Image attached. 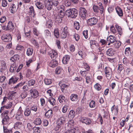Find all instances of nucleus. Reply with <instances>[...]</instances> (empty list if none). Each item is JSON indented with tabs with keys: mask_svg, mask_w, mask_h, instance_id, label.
Wrapping results in <instances>:
<instances>
[{
	"mask_svg": "<svg viewBox=\"0 0 133 133\" xmlns=\"http://www.w3.org/2000/svg\"><path fill=\"white\" fill-rule=\"evenodd\" d=\"M1 39L4 42L11 41L12 40L11 37L9 34H5L3 35L1 37Z\"/></svg>",
	"mask_w": 133,
	"mask_h": 133,
	"instance_id": "6",
	"label": "nucleus"
},
{
	"mask_svg": "<svg viewBox=\"0 0 133 133\" xmlns=\"http://www.w3.org/2000/svg\"><path fill=\"white\" fill-rule=\"evenodd\" d=\"M75 116V112L73 110H70L68 115V117L70 119L72 120Z\"/></svg>",
	"mask_w": 133,
	"mask_h": 133,
	"instance_id": "23",
	"label": "nucleus"
},
{
	"mask_svg": "<svg viewBox=\"0 0 133 133\" xmlns=\"http://www.w3.org/2000/svg\"><path fill=\"white\" fill-rule=\"evenodd\" d=\"M68 34L64 33L63 32H61V38L63 39H65L67 35Z\"/></svg>",
	"mask_w": 133,
	"mask_h": 133,
	"instance_id": "61",
	"label": "nucleus"
},
{
	"mask_svg": "<svg viewBox=\"0 0 133 133\" xmlns=\"http://www.w3.org/2000/svg\"><path fill=\"white\" fill-rule=\"evenodd\" d=\"M53 25V23L51 20H48L46 23V26L49 28H51Z\"/></svg>",
	"mask_w": 133,
	"mask_h": 133,
	"instance_id": "42",
	"label": "nucleus"
},
{
	"mask_svg": "<svg viewBox=\"0 0 133 133\" xmlns=\"http://www.w3.org/2000/svg\"><path fill=\"white\" fill-rule=\"evenodd\" d=\"M78 130V128L75 127L67 131L65 133H76Z\"/></svg>",
	"mask_w": 133,
	"mask_h": 133,
	"instance_id": "28",
	"label": "nucleus"
},
{
	"mask_svg": "<svg viewBox=\"0 0 133 133\" xmlns=\"http://www.w3.org/2000/svg\"><path fill=\"white\" fill-rule=\"evenodd\" d=\"M52 112L51 110H48L45 114V116L47 118H49L52 117Z\"/></svg>",
	"mask_w": 133,
	"mask_h": 133,
	"instance_id": "24",
	"label": "nucleus"
},
{
	"mask_svg": "<svg viewBox=\"0 0 133 133\" xmlns=\"http://www.w3.org/2000/svg\"><path fill=\"white\" fill-rule=\"evenodd\" d=\"M59 85L61 87V90L63 92H64V89L66 88L69 87V84H66L62 81H60L59 83Z\"/></svg>",
	"mask_w": 133,
	"mask_h": 133,
	"instance_id": "12",
	"label": "nucleus"
},
{
	"mask_svg": "<svg viewBox=\"0 0 133 133\" xmlns=\"http://www.w3.org/2000/svg\"><path fill=\"white\" fill-rule=\"evenodd\" d=\"M23 126L22 123L20 122H16L14 125V127L16 129H20Z\"/></svg>",
	"mask_w": 133,
	"mask_h": 133,
	"instance_id": "16",
	"label": "nucleus"
},
{
	"mask_svg": "<svg viewBox=\"0 0 133 133\" xmlns=\"http://www.w3.org/2000/svg\"><path fill=\"white\" fill-rule=\"evenodd\" d=\"M65 117L62 116L59 118L57 121V126L55 130L58 131H60L63 127L65 122Z\"/></svg>",
	"mask_w": 133,
	"mask_h": 133,
	"instance_id": "1",
	"label": "nucleus"
},
{
	"mask_svg": "<svg viewBox=\"0 0 133 133\" xmlns=\"http://www.w3.org/2000/svg\"><path fill=\"white\" fill-rule=\"evenodd\" d=\"M95 106V102L94 101L92 100L90 103L89 107L91 108H93Z\"/></svg>",
	"mask_w": 133,
	"mask_h": 133,
	"instance_id": "58",
	"label": "nucleus"
},
{
	"mask_svg": "<svg viewBox=\"0 0 133 133\" xmlns=\"http://www.w3.org/2000/svg\"><path fill=\"white\" fill-rule=\"evenodd\" d=\"M74 121L73 120L70 119L68 123L66 124V127L67 128H71L73 125Z\"/></svg>",
	"mask_w": 133,
	"mask_h": 133,
	"instance_id": "22",
	"label": "nucleus"
},
{
	"mask_svg": "<svg viewBox=\"0 0 133 133\" xmlns=\"http://www.w3.org/2000/svg\"><path fill=\"white\" fill-rule=\"evenodd\" d=\"M104 71L106 77L108 79H109L111 77L112 72L111 69L108 67L105 68Z\"/></svg>",
	"mask_w": 133,
	"mask_h": 133,
	"instance_id": "4",
	"label": "nucleus"
},
{
	"mask_svg": "<svg viewBox=\"0 0 133 133\" xmlns=\"http://www.w3.org/2000/svg\"><path fill=\"white\" fill-rule=\"evenodd\" d=\"M48 54L52 58H55L58 56L57 52L54 50H51L48 52Z\"/></svg>",
	"mask_w": 133,
	"mask_h": 133,
	"instance_id": "11",
	"label": "nucleus"
},
{
	"mask_svg": "<svg viewBox=\"0 0 133 133\" xmlns=\"http://www.w3.org/2000/svg\"><path fill=\"white\" fill-rule=\"evenodd\" d=\"M9 111L8 110H6L3 113L2 115H3L4 117L2 120V123L3 125L7 127L9 124L10 122L9 121V118L8 116V114Z\"/></svg>",
	"mask_w": 133,
	"mask_h": 133,
	"instance_id": "3",
	"label": "nucleus"
},
{
	"mask_svg": "<svg viewBox=\"0 0 133 133\" xmlns=\"http://www.w3.org/2000/svg\"><path fill=\"white\" fill-rule=\"evenodd\" d=\"M73 37L77 41H78L79 39V35L76 34H74L73 35Z\"/></svg>",
	"mask_w": 133,
	"mask_h": 133,
	"instance_id": "60",
	"label": "nucleus"
},
{
	"mask_svg": "<svg viewBox=\"0 0 133 133\" xmlns=\"http://www.w3.org/2000/svg\"><path fill=\"white\" fill-rule=\"evenodd\" d=\"M42 122L41 119L39 118H36L34 121V123L36 125H39L41 124Z\"/></svg>",
	"mask_w": 133,
	"mask_h": 133,
	"instance_id": "46",
	"label": "nucleus"
},
{
	"mask_svg": "<svg viewBox=\"0 0 133 133\" xmlns=\"http://www.w3.org/2000/svg\"><path fill=\"white\" fill-rule=\"evenodd\" d=\"M61 32H64V33H66L67 34L68 33V27L67 26L64 27L63 28H62L61 29Z\"/></svg>",
	"mask_w": 133,
	"mask_h": 133,
	"instance_id": "59",
	"label": "nucleus"
},
{
	"mask_svg": "<svg viewBox=\"0 0 133 133\" xmlns=\"http://www.w3.org/2000/svg\"><path fill=\"white\" fill-rule=\"evenodd\" d=\"M33 50L32 48H28L27 49L26 51V54L28 56H30L32 54Z\"/></svg>",
	"mask_w": 133,
	"mask_h": 133,
	"instance_id": "34",
	"label": "nucleus"
},
{
	"mask_svg": "<svg viewBox=\"0 0 133 133\" xmlns=\"http://www.w3.org/2000/svg\"><path fill=\"white\" fill-rule=\"evenodd\" d=\"M38 127H35L33 128V133H40V130Z\"/></svg>",
	"mask_w": 133,
	"mask_h": 133,
	"instance_id": "49",
	"label": "nucleus"
},
{
	"mask_svg": "<svg viewBox=\"0 0 133 133\" xmlns=\"http://www.w3.org/2000/svg\"><path fill=\"white\" fill-rule=\"evenodd\" d=\"M86 82L87 84H89L91 82V79L90 77L89 76H87L86 77Z\"/></svg>",
	"mask_w": 133,
	"mask_h": 133,
	"instance_id": "63",
	"label": "nucleus"
},
{
	"mask_svg": "<svg viewBox=\"0 0 133 133\" xmlns=\"http://www.w3.org/2000/svg\"><path fill=\"white\" fill-rule=\"evenodd\" d=\"M98 4L99 6V9H100V12L101 14H102L104 10L103 7L102 5V4L101 2H99Z\"/></svg>",
	"mask_w": 133,
	"mask_h": 133,
	"instance_id": "55",
	"label": "nucleus"
},
{
	"mask_svg": "<svg viewBox=\"0 0 133 133\" xmlns=\"http://www.w3.org/2000/svg\"><path fill=\"white\" fill-rule=\"evenodd\" d=\"M31 113V110L28 108H26L25 110L24 113L25 116H29Z\"/></svg>",
	"mask_w": 133,
	"mask_h": 133,
	"instance_id": "39",
	"label": "nucleus"
},
{
	"mask_svg": "<svg viewBox=\"0 0 133 133\" xmlns=\"http://www.w3.org/2000/svg\"><path fill=\"white\" fill-rule=\"evenodd\" d=\"M62 70L61 68L57 67L55 70L56 73L57 74H59L61 73Z\"/></svg>",
	"mask_w": 133,
	"mask_h": 133,
	"instance_id": "62",
	"label": "nucleus"
},
{
	"mask_svg": "<svg viewBox=\"0 0 133 133\" xmlns=\"http://www.w3.org/2000/svg\"><path fill=\"white\" fill-rule=\"evenodd\" d=\"M62 18L57 15L55 18V21L57 23H61L62 22Z\"/></svg>",
	"mask_w": 133,
	"mask_h": 133,
	"instance_id": "50",
	"label": "nucleus"
},
{
	"mask_svg": "<svg viewBox=\"0 0 133 133\" xmlns=\"http://www.w3.org/2000/svg\"><path fill=\"white\" fill-rule=\"evenodd\" d=\"M34 12L33 7L32 6H30L29 8V15L31 16V17H34Z\"/></svg>",
	"mask_w": 133,
	"mask_h": 133,
	"instance_id": "27",
	"label": "nucleus"
},
{
	"mask_svg": "<svg viewBox=\"0 0 133 133\" xmlns=\"http://www.w3.org/2000/svg\"><path fill=\"white\" fill-rule=\"evenodd\" d=\"M107 43H108V45H109L110 43H113L116 41L115 37L113 36L110 35L107 39Z\"/></svg>",
	"mask_w": 133,
	"mask_h": 133,
	"instance_id": "10",
	"label": "nucleus"
},
{
	"mask_svg": "<svg viewBox=\"0 0 133 133\" xmlns=\"http://www.w3.org/2000/svg\"><path fill=\"white\" fill-rule=\"evenodd\" d=\"M80 121L86 124H89L91 123L89 119L85 117H81L80 119Z\"/></svg>",
	"mask_w": 133,
	"mask_h": 133,
	"instance_id": "15",
	"label": "nucleus"
},
{
	"mask_svg": "<svg viewBox=\"0 0 133 133\" xmlns=\"http://www.w3.org/2000/svg\"><path fill=\"white\" fill-rule=\"evenodd\" d=\"M28 95V93L25 91L23 92L20 95V97L22 99L26 97Z\"/></svg>",
	"mask_w": 133,
	"mask_h": 133,
	"instance_id": "53",
	"label": "nucleus"
},
{
	"mask_svg": "<svg viewBox=\"0 0 133 133\" xmlns=\"http://www.w3.org/2000/svg\"><path fill=\"white\" fill-rule=\"evenodd\" d=\"M116 12L119 16L121 17L123 15L122 9L119 7H117L116 8Z\"/></svg>",
	"mask_w": 133,
	"mask_h": 133,
	"instance_id": "20",
	"label": "nucleus"
},
{
	"mask_svg": "<svg viewBox=\"0 0 133 133\" xmlns=\"http://www.w3.org/2000/svg\"><path fill=\"white\" fill-rule=\"evenodd\" d=\"M35 4L37 7L39 9H42L44 8V6L42 3H40L39 1H35Z\"/></svg>",
	"mask_w": 133,
	"mask_h": 133,
	"instance_id": "29",
	"label": "nucleus"
},
{
	"mask_svg": "<svg viewBox=\"0 0 133 133\" xmlns=\"http://www.w3.org/2000/svg\"><path fill=\"white\" fill-rule=\"evenodd\" d=\"M114 45L115 48H119L121 45V43L119 41H116Z\"/></svg>",
	"mask_w": 133,
	"mask_h": 133,
	"instance_id": "51",
	"label": "nucleus"
},
{
	"mask_svg": "<svg viewBox=\"0 0 133 133\" xmlns=\"http://www.w3.org/2000/svg\"><path fill=\"white\" fill-rule=\"evenodd\" d=\"M58 99L60 103H63L64 102H66L67 99H65V97L62 95H60L58 98Z\"/></svg>",
	"mask_w": 133,
	"mask_h": 133,
	"instance_id": "26",
	"label": "nucleus"
},
{
	"mask_svg": "<svg viewBox=\"0 0 133 133\" xmlns=\"http://www.w3.org/2000/svg\"><path fill=\"white\" fill-rule=\"evenodd\" d=\"M23 111L19 108L15 116V118L17 120H21L23 118V115L22 114Z\"/></svg>",
	"mask_w": 133,
	"mask_h": 133,
	"instance_id": "7",
	"label": "nucleus"
},
{
	"mask_svg": "<svg viewBox=\"0 0 133 133\" xmlns=\"http://www.w3.org/2000/svg\"><path fill=\"white\" fill-rule=\"evenodd\" d=\"M81 15L83 19L85 18L87 15V11L84 8L81 7L79 8Z\"/></svg>",
	"mask_w": 133,
	"mask_h": 133,
	"instance_id": "13",
	"label": "nucleus"
},
{
	"mask_svg": "<svg viewBox=\"0 0 133 133\" xmlns=\"http://www.w3.org/2000/svg\"><path fill=\"white\" fill-rule=\"evenodd\" d=\"M7 28L9 30H12L14 28V26L13 23L11 22H9L8 23Z\"/></svg>",
	"mask_w": 133,
	"mask_h": 133,
	"instance_id": "33",
	"label": "nucleus"
},
{
	"mask_svg": "<svg viewBox=\"0 0 133 133\" xmlns=\"http://www.w3.org/2000/svg\"><path fill=\"white\" fill-rule=\"evenodd\" d=\"M48 101L52 106H54L55 104L56 100L55 99L52 97L49 98L48 100Z\"/></svg>",
	"mask_w": 133,
	"mask_h": 133,
	"instance_id": "36",
	"label": "nucleus"
},
{
	"mask_svg": "<svg viewBox=\"0 0 133 133\" xmlns=\"http://www.w3.org/2000/svg\"><path fill=\"white\" fill-rule=\"evenodd\" d=\"M68 107V104H66L64 105L62 108V112L64 113H65L66 112Z\"/></svg>",
	"mask_w": 133,
	"mask_h": 133,
	"instance_id": "54",
	"label": "nucleus"
},
{
	"mask_svg": "<svg viewBox=\"0 0 133 133\" xmlns=\"http://www.w3.org/2000/svg\"><path fill=\"white\" fill-rule=\"evenodd\" d=\"M97 19L93 17L89 19L87 21V23L89 25L92 26L95 25L97 23Z\"/></svg>",
	"mask_w": 133,
	"mask_h": 133,
	"instance_id": "8",
	"label": "nucleus"
},
{
	"mask_svg": "<svg viewBox=\"0 0 133 133\" xmlns=\"http://www.w3.org/2000/svg\"><path fill=\"white\" fill-rule=\"evenodd\" d=\"M3 131L4 133H12V131L11 129H8L7 127L3 126Z\"/></svg>",
	"mask_w": 133,
	"mask_h": 133,
	"instance_id": "41",
	"label": "nucleus"
},
{
	"mask_svg": "<svg viewBox=\"0 0 133 133\" xmlns=\"http://www.w3.org/2000/svg\"><path fill=\"white\" fill-rule=\"evenodd\" d=\"M16 69V66L15 63L12 64L10 66V72H13L15 71Z\"/></svg>",
	"mask_w": 133,
	"mask_h": 133,
	"instance_id": "32",
	"label": "nucleus"
},
{
	"mask_svg": "<svg viewBox=\"0 0 133 133\" xmlns=\"http://www.w3.org/2000/svg\"><path fill=\"white\" fill-rule=\"evenodd\" d=\"M35 60V58H34L30 59L28 60L26 62V65L28 66H30V64L32 63L33 61H34Z\"/></svg>",
	"mask_w": 133,
	"mask_h": 133,
	"instance_id": "44",
	"label": "nucleus"
},
{
	"mask_svg": "<svg viewBox=\"0 0 133 133\" xmlns=\"http://www.w3.org/2000/svg\"><path fill=\"white\" fill-rule=\"evenodd\" d=\"M0 65L1 66V69L3 70L5 69H6V65L5 62L3 61H2L1 62Z\"/></svg>",
	"mask_w": 133,
	"mask_h": 133,
	"instance_id": "35",
	"label": "nucleus"
},
{
	"mask_svg": "<svg viewBox=\"0 0 133 133\" xmlns=\"http://www.w3.org/2000/svg\"><path fill=\"white\" fill-rule=\"evenodd\" d=\"M115 52V51L112 49L110 48L107 51L106 53L108 56H111L114 55Z\"/></svg>",
	"mask_w": 133,
	"mask_h": 133,
	"instance_id": "25",
	"label": "nucleus"
},
{
	"mask_svg": "<svg viewBox=\"0 0 133 133\" xmlns=\"http://www.w3.org/2000/svg\"><path fill=\"white\" fill-rule=\"evenodd\" d=\"M70 58V56L68 55H66L63 57L62 62L64 64H66L69 62Z\"/></svg>",
	"mask_w": 133,
	"mask_h": 133,
	"instance_id": "14",
	"label": "nucleus"
},
{
	"mask_svg": "<svg viewBox=\"0 0 133 133\" xmlns=\"http://www.w3.org/2000/svg\"><path fill=\"white\" fill-rule=\"evenodd\" d=\"M18 78L15 76L12 77L9 80V84H10L12 83L14 84L18 80Z\"/></svg>",
	"mask_w": 133,
	"mask_h": 133,
	"instance_id": "18",
	"label": "nucleus"
},
{
	"mask_svg": "<svg viewBox=\"0 0 133 133\" xmlns=\"http://www.w3.org/2000/svg\"><path fill=\"white\" fill-rule=\"evenodd\" d=\"M31 97L33 98L37 97L39 95V93L37 90L35 89H32L29 90Z\"/></svg>",
	"mask_w": 133,
	"mask_h": 133,
	"instance_id": "9",
	"label": "nucleus"
},
{
	"mask_svg": "<svg viewBox=\"0 0 133 133\" xmlns=\"http://www.w3.org/2000/svg\"><path fill=\"white\" fill-rule=\"evenodd\" d=\"M10 10L11 13H15L17 10L16 5L15 4H13L12 6L10 8Z\"/></svg>",
	"mask_w": 133,
	"mask_h": 133,
	"instance_id": "30",
	"label": "nucleus"
},
{
	"mask_svg": "<svg viewBox=\"0 0 133 133\" xmlns=\"http://www.w3.org/2000/svg\"><path fill=\"white\" fill-rule=\"evenodd\" d=\"M30 110L34 112H36L37 109V107L34 105H31L30 108Z\"/></svg>",
	"mask_w": 133,
	"mask_h": 133,
	"instance_id": "48",
	"label": "nucleus"
},
{
	"mask_svg": "<svg viewBox=\"0 0 133 133\" xmlns=\"http://www.w3.org/2000/svg\"><path fill=\"white\" fill-rule=\"evenodd\" d=\"M66 15L68 17L75 18L77 15V11L75 9H69L66 11Z\"/></svg>",
	"mask_w": 133,
	"mask_h": 133,
	"instance_id": "2",
	"label": "nucleus"
},
{
	"mask_svg": "<svg viewBox=\"0 0 133 133\" xmlns=\"http://www.w3.org/2000/svg\"><path fill=\"white\" fill-rule=\"evenodd\" d=\"M19 59V56L18 55H15L12 57L10 60L13 62H15Z\"/></svg>",
	"mask_w": 133,
	"mask_h": 133,
	"instance_id": "31",
	"label": "nucleus"
},
{
	"mask_svg": "<svg viewBox=\"0 0 133 133\" xmlns=\"http://www.w3.org/2000/svg\"><path fill=\"white\" fill-rule=\"evenodd\" d=\"M80 25L78 22H75L74 23V27L77 30L79 29L80 28Z\"/></svg>",
	"mask_w": 133,
	"mask_h": 133,
	"instance_id": "56",
	"label": "nucleus"
},
{
	"mask_svg": "<svg viewBox=\"0 0 133 133\" xmlns=\"http://www.w3.org/2000/svg\"><path fill=\"white\" fill-rule=\"evenodd\" d=\"M92 8L94 11L96 12H99V10H100L99 8L97 5H94Z\"/></svg>",
	"mask_w": 133,
	"mask_h": 133,
	"instance_id": "45",
	"label": "nucleus"
},
{
	"mask_svg": "<svg viewBox=\"0 0 133 133\" xmlns=\"http://www.w3.org/2000/svg\"><path fill=\"white\" fill-rule=\"evenodd\" d=\"M44 4L45 8L48 10H50L52 8L53 5L52 0H45Z\"/></svg>",
	"mask_w": 133,
	"mask_h": 133,
	"instance_id": "5",
	"label": "nucleus"
},
{
	"mask_svg": "<svg viewBox=\"0 0 133 133\" xmlns=\"http://www.w3.org/2000/svg\"><path fill=\"white\" fill-rule=\"evenodd\" d=\"M16 94V92L13 93L11 95L8 97V99L9 100L13 99V98H14V97L15 96V95Z\"/></svg>",
	"mask_w": 133,
	"mask_h": 133,
	"instance_id": "64",
	"label": "nucleus"
},
{
	"mask_svg": "<svg viewBox=\"0 0 133 133\" xmlns=\"http://www.w3.org/2000/svg\"><path fill=\"white\" fill-rule=\"evenodd\" d=\"M115 27L117 29L118 34L120 35H121L122 33V30L121 28L117 24H116L115 25Z\"/></svg>",
	"mask_w": 133,
	"mask_h": 133,
	"instance_id": "43",
	"label": "nucleus"
},
{
	"mask_svg": "<svg viewBox=\"0 0 133 133\" xmlns=\"http://www.w3.org/2000/svg\"><path fill=\"white\" fill-rule=\"evenodd\" d=\"M94 87L96 90L98 91L100 90L101 89V86L98 83H96L95 84Z\"/></svg>",
	"mask_w": 133,
	"mask_h": 133,
	"instance_id": "47",
	"label": "nucleus"
},
{
	"mask_svg": "<svg viewBox=\"0 0 133 133\" xmlns=\"http://www.w3.org/2000/svg\"><path fill=\"white\" fill-rule=\"evenodd\" d=\"M45 37L47 38L51 37V35L50 31L48 30H46L44 31Z\"/></svg>",
	"mask_w": 133,
	"mask_h": 133,
	"instance_id": "37",
	"label": "nucleus"
},
{
	"mask_svg": "<svg viewBox=\"0 0 133 133\" xmlns=\"http://www.w3.org/2000/svg\"><path fill=\"white\" fill-rule=\"evenodd\" d=\"M58 64V62L55 60H52L49 63V65L50 67L54 68L57 66Z\"/></svg>",
	"mask_w": 133,
	"mask_h": 133,
	"instance_id": "17",
	"label": "nucleus"
},
{
	"mask_svg": "<svg viewBox=\"0 0 133 133\" xmlns=\"http://www.w3.org/2000/svg\"><path fill=\"white\" fill-rule=\"evenodd\" d=\"M54 36L56 38H58L59 37V34L58 29H55L54 31Z\"/></svg>",
	"mask_w": 133,
	"mask_h": 133,
	"instance_id": "52",
	"label": "nucleus"
},
{
	"mask_svg": "<svg viewBox=\"0 0 133 133\" xmlns=\"http://www.w3.org/2000/svg\"><path fill=\"white\" fill-rule=\"evenodd\" d=\"M44 82L46 85H49L52 83V80L50 79L45 78L44 79Z\"/></svg>",
	"mask_w": 133,
	"mask_h": 133,
	"instance_id": "40",
	"label": "nucleus"
},
{
	"mask_svg": "<svg viewBox=\"0 0 133 133\" xmlns=\"http://www.w3.org/2000/svg\"><path fill=\"white\" fill-rule=\"evenodd\" d=\"M70 99L72 101H76L77 100L78 96L76 94H72L70 96Z\"/></svg>",
	"mask_w": 133,
	"mask_h": 133,
	"instance_id": "19",
	"label": "nucleus"
},
{
	"mask_svg": "<svg viewBox=\"0 0 133 133\" xmlns=\"http://www.w3.org/2000/svg\"><path fill=\"white\" fill-rule=\"evenodd\" d=\"M78 54L82 58L86 56V54L82 50L79 51Z\"/></svg>",
	"mask_w": 133,
	"mask_h": 133,
	"instance_id": "38",
	"label": "nucleus"
},
{
	"mask_svg": "<svg viewBox=\"0 0 133 133\" xmlns=\"http://www.w3.org/2000/svg\"><path fill=\"white\" fill-rule=\"evenodd\" d=\"M110 31L113 34H115L117 33V31L113 26H112L110 27Z\"/></svg>",
	"mask_w": 133,
	"mask_h": 133,
	"instance_id": "57",
	"label": "nucleus"
},
{
	"mask_svg": "<svg viewBox=\"0 0 133 133\" xmlns=\"http://www.w3.org/2000/svg\"><path fill=\"white\" fill-rule=\"evenodd\" d=\"M115 105H114L111 108V111L115 115H117L118 112V109L117 107H114Z\"/></svg>",
	"mask_w": 133,
	"mask_h": 133,
	"instance_id": "21",
	"label": "nucleus"
}]
</instances>
